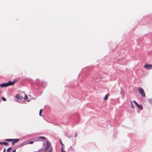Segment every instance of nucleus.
<instances>
[{"mask_svg": "<svg viewBox=\"0 0 152 152\" xmlns=\"http://www.w3.org/2000/svg\"><path fill=\"white\" fill-rule=\"evenodd\" d=\"M144 67L147 69H152V65L146 64L145 65Z\"/></svg>", "mask_w": 152, "mask_h": 152, "instance_id": "5", "label": "nucleus"}, {"mask_svg": "<svg viewBox=\"0 0 152 152\" xmlns=\"http://www.w3.org/2000/svg\"><path fill=\"white\" fill-rule=\"evenodd\" d=\"M134 102L136 105L138 107V108L140 110H142L143 109V107L142 105H139L136 101L135 100L134 101Z\"/></svg>", "mask_w": 152, "mask_h": 152, "instance_id": "6", "label": "nucleus"}, {"mask_svg": "<svg viewBox=\"0 0 152 152\" xmlns=\"http://www.w3.org/2000/svg\"><path fill=\"white\" fill-rule=\"evenodd\" d=\"M4 141H8L9 142H12V145L14 144L15 143H17L19 141V139H6Z\"/></svg>", "mask_w": 152, "mask_h": 152, "instance_id": "2", "label": "nucleus"}, {"mask_svg": "<svg viewBox=\"0 0 152 152\" xmlns=\"http://www.w3.org/2000/svg\"><path fill=\"white\" fill-rule=\"evenodd\" d=\"M11 149V147H10V148H8L7 150V152H9L10 151V150Z\"/></svg>", "mask_w": 152, "mask_h": 152, "instance_id": "15", "label": "nucleus"}, {"mask_svg": "<svg viewBox=\"0 0 152 152\" xmlns=\"http://www.w3.org/2000/svg\"><path fill=\"white\" fill-rule=\"evenodd\" d=\"M63 150H64L63 147V146H62L61 149V151Z\"/></svg>", "mask_w": 152, "mask_h": 152, "instance_id": "19", "label": "nucleus"}, {"mask_svg": "<svg viewBox=\"0 0 152 152\" xmlns=\"http://www.w3.org/2000/svg\"><path fill=\"white\" fill-rule=\"evenodd\" d=\"M47 143V146L44 150V151L45 152L47 151L50 148L51 146V143L50 142L48 141H47L46 142Z\"/></svg>", "mask_w": 152, "mask_h": 152, "instance_id": "4", "label": "nucleus"}, {"mask_svg": "<svg viewBox=\"0 0 152 152\" xmlns=\"http://www.w3.org/2000/svg\"><path fill=\"white\" fill-rule=\"evenodd\" d=\"M15 83V81H14L11 82V81H9L8 82L5 83H3L1 84L0 85L1 87L3 88L4 87H7L10 86H11L14 85Z\"/></svg>", "mask_w": 152, "mask_h": 152, "instance_id": "1", "label": "nucleus"}, {"mask_svg": "<svg viewBox=\"0 0 152 152\" xmlns=\"http://www.w3.org/2000/svg\"><path fill=\"white\" fill-rule=\"evenodd\" d=\"M0 144L1 145H5L6 146H7L8 145V143L7 142H0Z\"/></svg>", "mask_w": 152, "mask_h": 152, "instance_id": "9", "label": "nucleus"}, {"mask_svg": "<svg viewBox=\"0 0 152 152\" xmlns=\"http://www.w3.org/2000/svg\"><path fill=\"white\" fill-rule=\"evenodd\" d=\"M3 152H6V148H5Z\"/></svg>", "mask_w": 152, "mask_h": 152, "instance_id": "20", "label": "nucleus"}, {"mask_svg": "<svg viewBox=\"0 0 152 152\" xmlns=\"http://www.w3.org/2000/svg\"><path fill=\"white\" fill-rule=\"evenodd\" d=\"M2 99L4 101H5L6 100V99L3 96H2Z\"/></svg>", "mask_w": 152, "mask_h": 152, "instance_id": "16", "label": "nucleus"}, {"mask_svg": "<svg viewBox=\"0 0 152 152\" xmlns=\"http://www.w3.org/2000/svg\"><path fill=\"white\" fill-rule=\"evenodd\" d=\"M45 138L44 137H39L36 138V141H39L40 139H45Z\"/></svg>", "mask_w": 152, "mask_h": 152, "instance_id": "7", "label": "nucleus"}, {"mask_svg": "<svg viewBox=\"0 0 152 152\" xmlns=\"http://www.w3.org/2000/svg\"><path fill=\"white\" fill-rule=\"evenodd\" d=\"M138 91L140 93L143 97H145V94L144 90L141 88H139L138 89Z\"/></svg>", "mask_w": 152, "mask_h": 152, "instance_id": "3", "label": "nucleus"}, {"mask_svg": "<svg viewBox=\"0 0 152 152\" xmlns=\"http://www.w3.org/2000/svg\"><path fill=\"white\" fill-rule=\"evenodd\" d=\"M12 152H16V150H14Z\"/></svg>", "mask_w": 152, "mask_h": 152, "instance_id": "21", "label": "nucleus"}, {"mask_svg": "<svg viewBox=\"0 0 152 152\" xmlns=\"http://www.w3.org/2000/svg\"><path fill=\"white\" fill-rule=\"evenodd\" d=\"M61 152H66L65 151H64V150L63 151H61Z\"/></svg>", "mask_w": 152, "mask_h": 152, "instance_id": "22", "label": "nucleus"}, {"mask_svg": "<svg viewBox=\"0 0 152 152\" xmlns=\"http://www.w3.org/2000/svg\"><path fill=\"white\" fill-rule=\"evenodd\" d=\"M23 98L24 100H26L28 98V97L26 94H25V96Z\"/></svg>", "mask_w": 152, "mask_h": 152, "instance_id": "11", "label": "nucleus"}, {"mask_svg": "<svg viewBox=\"0 0 152 152\" xmlns=\"http://www.w3.org/2000/svg\"><path fill=\"white\" fill-rule=\"evenodd\" d=\"M132 104V107H134V106H133V105L132 104Z\"/></svg>", "mask_w": 152, "mask_h": 152, "instance_id": "23", "label": "nucleus"}, {"mask_svg": "<svg viewBox=\"0 0 152 152\" xmlns=\"http://www.w3.org/2000/svg\"><path fill=\"white\" fill-rule=\"evenodd\" d=\"M59 140L60 142V143L61 144V145L62 146H64V145L63 144L62 142V141H61V140L60 139H59Z\"/></svg>", "mask_w": 152, "mask_h": 152, "instance_id": "14", "label": "nucleus"}, {"mask_svg": "<svg viewBox=\"0 0 152 152\" xmlns=\"http://www.w3.org/2000/svg\"><path fill=\"white\" fill-rule=\"evenodd\" d=\"M34 143V141H31L28 142V144H32Z\"/></svg>", "mask_w": 152, "mask_h": 152, "instance_id": "17", "label": "nucleus"}, {"mask_svg": "<svg viewBox=\"0 0 152 152\" xmlns=\"http://www.w3.org/2000/svg\"><path fill=\"white\" fill-rule=\"evenodd\" d=\"M48 152H52V148L51 147Z\"/></svg>", "mask_w": 152, "mask_h": 152, "instance_id": "18", "label": "nucleus"}, {"mask_svg": "<svg viewBox=\"0 0 152 152\" xmlns=\"http://www.w3.org/2000/svg\"><path fill=\"white\" fill-rule=\"evenodd\" d=\"M42 111V109H40L39 111V115L40 116H41V114Z\"/></svg>", "mask_w": 152, "mask_h": 152, "instance_id": "12", "label": "nucleus"}, {"mask_svg": "<svg viewBox=\"0 0 152 152\" xmlns=\"http://www.w3.org/2000/svg\"><path fill=\"white\" fill-rule=\"evenodd\" d=\"M149 102L151 104H152V99H149L148 100Z\"/></svg>", "mask_w": 152, "mask_h": 152, "instance_id": "13", "label": "nucleus"}, {"mask_svg": "<svg viewBox=\"0 0 152 152\" xmlns=\"http://www.w3.org/2000/svg\"><path fill=\"white\" fill-rule=\"evenodd\" d=\"M16 98L17 99L19 100H21L23 98L22 96H20L18 94H17L16 95Z\"/></svg>", "mask_w": 152, "mask_h": 152, "instance_id": "8", "label": "nucleus"}, {"mask_svg": "<svg viewBox=\"0 0 152 152\" xmlns=\"http://www.w3.org/2000/svg\"><path fill=\"white\" fill-rule=\"evenodd\" d=\"M109 96V94H107L104 97V98L103 99V100L104 101L108 99V97Z\"/></svg>", "mask_w": 152, "mask_h": 152, "instance_id": "10", "label": "nucleus"}]
</instances>
